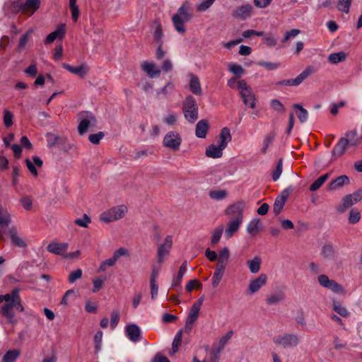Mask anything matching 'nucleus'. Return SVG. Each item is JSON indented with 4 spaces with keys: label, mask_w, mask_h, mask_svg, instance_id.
Instances as JSON below:
<instances>
[{
    "label": "nucleus",
    "mask_w": 362,
    "mask_h": 362,
    "mask_svg": "<svg viewBox=\"0 0 362 362\" xmlns=\"http://www.w3.org/2000/svg\"><path fill=\"white\" fill-rule=\"evenodd\" d=\"M105 278L97 277L93 279V288L92 291L93 293H96L99 291L103 286L104 282L105 281Z\"/></svg>",
    "instance_id": "obj_50"
},
{
    "label": "nucleus",
    "mask_w": 362,
    "mask_h": 362,
    "mask_svg": "<svg viewBox=\"0 0 362 362\" xmlns=\"http://www.w3.org/2000/svg\"><path fill=\"white\" fill-rule=\"evenodd\" d=\"M68 243H58L56 241L51 242L47 247L48 252L64 257V255L68 249Z\"/></svg>",
    "instance_id": "obj_20"
},
{
    "label": "nucleus",
    "mask_w": 362,
    "mask_h": 362,
    "mask_svg": "<svg viewBox=\"0 0 362 362\" xmlns=\"http://www.w3.org/2000/svg\"><path fill=\"white\" fill-rule=\"evenodd\" d=\"M219 138L229 143L232 139L230 129L228 127L223 128L219 134Z\"/></svg>",
    "instance_id": "obj_56"
},
{
    "label": "nucleus",
    "mask_w": 362,
    "mask_h": 362,
    "mask_svg": "<svg viewBox=\"0 0 362 362\" xmlns=\"http://www.w3.org/2000/svg\"><path fill=\"white\" fill-rule=\"evenodd\" d=\"M13 115L8 110H4V124L6 127H10L13 124Z\"/></svg>",
    "instance_id": "obj_53"
},
{
    "label": "nucleus",
    "mask_w": 362,
    "mask_h": 362,
    "mask_svg": "<svg viewBox=\"0 0 362 362\" xmlns=\"http://www.w3.org/2000/svg\"><path fill=\"white\" fill-rule=\"evenodd\" d=\"M361 213L356 208L351 209L349 216V223L351 224H355L361 220Z\"/></svg>",
    "instance_id": "obj_43"
},
{
    "label": "nucleus",
    "mask_w": 362,
    "mask_h": 362,
    "mask_svg": "<svg viewBox=\"0 0 362 362\" xmlns=\"http://www.w3.org/2000/svg\"><path fill=\"white\" fill-rule=\"evenodd\" d=\"M182 143V137L180 134L175 131L168 132L163 137V146L172 150L177 151Z\"/></svg>",
    "instance_id": "obj_13"
},
{
    "label": "nucleus",
    "mask_w": 362,
    "mask_h": 362,
    "mask_svg": "<svg viewBox=\"0 0 362 362\" xmlns=\"http://www.w3.org/2000/svg\"><path fill=\"white\" fill-rule=\"evenodd\" d=\"M253 8L250 4L243 5L234 11L235 16L244 20L250 17L252 14Z\"/></svg>",
    "instance_id": "obj_24"
},
{
    "label": "nucleus",
    "mask_w": 362,
    "mask_h": 362,
    "mask_svg": "<svg viewBox=\"0 0 362 362\" xmlns=\"http://www.w3.org/2000/svg\"><path fill=\"white\" fill-rule=\"evenodd\" d=\"M125 332L127 337L133 342L140 340L141 329L135 324H131L126 327Z\"/></svg>",
    "instance_id": "obj_21"
},
{
    "label": "nucleus",
    "mask_w": 362,
    "mask_h": 362,
    "mask_svg": "<svg viewBox=\"0 0 362 362\" xmlns=\"http://www.w3.org/2000/svg\"><path fill=\"white\" fill-rule=\"evenodd\" d=\"M283 171V161L280 159L276 166V168L272 172V179L274 181H276L280 177Z\"/></svg>",
    "instance_id": "obj_51"
},
{
    "label": "nucleus",
    "mask_w": 362,
    "mask_h": 362,
    "mask_svg": "<svg viewBox=\"0 0 362 362\" xmlns=\"http://www.w3.org/2000/svg\"><path fill=\"white\" fill-rule=\"evenodd\" d=\"M314 74L313 69H305L297 77L284 80L281 82L282 85L296 86L300 84L308 77Z\"/></svg>",
    "instance_id": "obj_17"
},
{
    "label": "nucleus",
    "mask_w": 362,
    "mask_h": 362,
    "mask_svg": "<svg viewBox=\"0 0 362 362\" xmlns=\"http://www.w3.org/2000/svg\"><path fill=\"white\" fill-rule=\"evenodd\" d=\"M127 211L128 209L124 204L115 206L103 212L100 216V220L105 223L115 222L123 218Z\"/></svg>",
    "instance_id": "obj_5"
},
{
    "label": "nucleus",
    "mask_w": 362,
    "mask_h": 362,
    "mask_svg": "<svg viewBox=\"0 0 362 362\" xmlns=\"http://www.w3.org/2000/svg\"><path fill=\"white\" fill-rule=\"evenodd\" d=\"M329 176V173H326L318 177L310 187L312 192L317 190L325 183Z\"/></svg>",
    "instance_id": "obj_42"
},
{
    "label": "nucleus",
    "mask_w": 362,
    "mask_h": 362,
    "mask_svg": "<svg viewBox=\"0 0 362 362\" xmlns=\"http://www.w3.org/2000/svg\"><path fill=\"white\" fill-rule=\"evenodd\" d=\"M20 355V351L17 349L8 351L2 358V362H15Z\"/></svg>",
    "instance_id": "obj_39"
},
{
    "label": "nucleus",
    "mask_w": 362,
    "mask_h": 362,
    "mask_svg": "<svg viewBox=\"0 0 362 362\" xmlns=\"http://www.w3.org/2000/svg\"><path fill=\"white\" fill-rule=\"evenodd\" d=\"M284 299V295L283 293H273L269 296L266 299V303L268 305L277 304Z\"/></svg>",
    "instance_id": "obj_40"
},
{
    "label": "nucleus",
    "mask_w": 362,
    "mask_h": 362,
    "mask_svg": "<svg viewBox=\"0 0 362 362\" xmlns=\"http://www.w3.org/2000/svg\"><path fill=\"white\" fill-rule=\"evenodd\" d=\"M82 270L81 269H76L71 272L69 276V281L70 283L75 282L77 279H79L82 276Z\"/></svg>",
    "instance_id": "obj_61"
},
{
    "label": "nucleus",
    "mask_w": 362,
    "mask_h": 362,
    "mask_svg": "<svg viewBox=\"0 0 362 362\" xmlns=\"http://www.w3.org/2000/svg\"><path fill=\"white\" fill-rule=\"evenodd\" d=\"M233 334L232 330L228 331L226 334L223 335L218 340V341L214 345V347L220 351H222L228 344L230 338Z\"/></svg>",
    "instance_id": "obj_33"
},
{
    "label": "nucleus",
    "mask_w": 362,
    "mask_h": 362,
    "mask_svg": "<svg viewBox=\"0 0 362 362\" xmlns=\"http://www.w3.org/2000/svg\"><path fill=\"white\" fill-rule=\"evenodd\" d=\"M268 277L266 274L262 273L257 276L252 277L247 284V293L252 296L258 293L267 284Z\"/></svg>",
    "instance_id": "obj_11"
},
{
    "label": "nucleus",
    "mask_w": 362,
    "mask_h": 362,
    "mask_svg": "<svg viewBox=\"0 0 362 362\" xmlns=\"http://www.w3.org/2000/svg\"><path fill=\"white\" fill-rule=\"evenodd\" d=\"M362 200V189H359L352 194H346L341 199V203L337 206L339 213H344L349 207Z\"/></svg>",
    "instance_id": "obj_6"
},
{
    "label": "nucleus",
    "mask_w": 362,
    "mask_h": 362,
    "mask_svg": "<svg viewBox=\"0 0 362 362\" xmlns=\"http://www.w3.org/2000/svg\"><path fill=\"white\" fill-rule=\"evenodd\" d=\"M262 227V223L259 218H255L250 221L247 226V232L250 235L257 234Z\"/></svg>",
    "instance_id": "obj_32"
},
{
    "label": "nucleus",
    "mask_w": 362,
    "mask_h": 362,
    "mask_svg": "<svg viewBox=\"0 0 362 362\" xmlns=\"http://www.w3.org/2000/svg\"><path fill=\"white\" fill-rule=\"evenodd\" d=\"M287 194H281V196L278 197L276 199L273 206V211L276 215L279 214L280 212L281 211L285 204Z\"/></svg>",
    "instance_id": "obj_34"
},
{
    "label": "nucleus",
    "mask_w": 362,
    "mask_h": 362,
    "mask_svg": "<svg viewBox=\"0 0 362 362\" xmlns=\"http://www.w3.org/2000/svg\"><path fill=\"white\" fill-rule=\"evenodd\" d=\"M21 204L25 210H30L33 206V200L30 197H24L21 199Z\"/></svg>",
    "instance_id": "obj_63"
},
{
    "label": "nucleus",
    "mask_w": 362,
    "mask_h": 362,
    "mask_svg": "<svg viewBox=\"0 0 362 362\" xmlns=\"http://www.w3.org/2000/svg\"><path fill=\"white\" fill-rule=\"evenodd\" d=\"M230 257V250L227 247L222 248L218 255V262L216 265V270L225 272L226 267L228 264V259Z\"/></svg>",
    "instance_id": "obj_18"
},
{
    "label": "nucleus",
    "mask_w": 362,
    "mask_h": 362,
    "mask_svg": "<svg viewBox=\"0 0 362 362\" xmlns=\"http://www.w3.org/2000/svg\"><path fill=\"white\" fill-rule=\"evenodd\" d=\"M69 8L71 11V17L76 22L78 20L79 16V9L76 4V0H69Z\"/></svg>",
    "instance_id": "obj_47"
},
{
    "label": "nucleus",
    "mask_w": 362,
    "mask_h": 362,
    "mask_svg": "<svg viewBox=\"0 0 362 362\" xmlns=\"http://www.w3.org/2000/svg\"><path fill=\"white\" fill-rule=\"evenodd\" d=\"M300 30L298 29H292L290 31H286L284 34V37L282 39V42H286L291 38L296 37L299 33Z\"/></svg>",
    "instance_id": "obj_59"
},
{
    "label": "nucleus",
    "mask_w": 362,
    "mask_h": 362,
    "mask_svg": "<svg viewBox=\"0 0 362 362\" xmlns=\"http://www.w3.org/2000/svg\"><path fill=\"white\" fill-rule=\"evenodd\" d=\"M65 25H60L54 31L49 33L45 39V44H50L55 40L62 39L65 34Z\"/></svg>",
    "instance_id": "obj_22"
},
{
    "label": "nucleus",
    "mask_w": 362,
    "mask_h": 362,
    "mask_svg": "<svg viewBox=\"0 0 362 362\" xmlns=\"http://www.w3.org/2000/svg\"><path fill=\"white\" fill-rule=\"evenodd\" d=\"M333 309L342 317H348L349 315L348 310L339 303L334 301L333 303Z\"/></svg>",
    "instance_id": "obj_45"
},
{
    "label": "nucleus",
    "mask_w": 362,
    "mask_h": 362,
    "mask_svg": "<svg viewBox=\"0 0 362 362\" xmlns=\"http://www.w3.org/2000/svg\"><path fill=\"white\" fill-rule=\"evenodd\" d=\"M234 76L228 80V85L231 88H237L240 91V96L244 104L251 108L255 107V98L249 86L244 80H239L245 73V69H230Z\"/></svg>",
    "instance_id": "obj_1"
},
{
    "label": "nucleus",
    "mask_w": 362,
    "mask_h": 362,
    "mask_svg": "<svg viewBox=\"0 0 362 362\" xmlns=\"http://www.w3.org/2000/svg\"><path fill=\"white\" fill-rule=\"evenodd\" d=\"M202 286V284L197 279L190 280L186 285V290L188 292H191L194 288L199 289Z\"/></svg>",
    "instance_id": "obj_58"
},
{
    "label": "nucleus",
    "mask_w": 362,
    "mask_h": 362,
    "mask_svg": "<svg viewBox=\"0 0 362 362\" xmlns=\"http://www.w3.org/2000/svg\"><path fill=\"white\" fill-rule=\"evenodd\" d=\"M224 274L225 272L215 269L211 279V284L214 288H216L219 285Z\"/></svg>",
    "instance_id": "obj_44"
},
{
    "label": "nucleus",
    "mask_w": 362,
    "mask_h": 362,
    "mask_svg": "<svg viewBox=\"0 0 362 362\" xmlns=\"http://www.w3.org/2000/svg\"><path fill=\"white\" fill-rule=\"evenodd\" d=\"M334 249L331 245H325L322 249V255L326 259H331L334 256Z\"/></svg>",
    "instance_id": "obj_57"
},
{
    "label": "nucleus",
    "mask_w": 362,
    "mask_h": 362,
    "mask_svg": "<svg viewBox=\"0 0 362 362\" xmlns=\"http://www.w3.org/2000/svg\"><path fill=\"white\" fill-rule=\"evenodd\" d=\"M246 264L251 274H257L261 269L262 259L259 256L256 255L253 258L247 259Z\"/></svg>",
    "instance_id": "obj_26"
},
{
    "label": "nucleus",
    "mask_w": 362,
    "mask_h": 362,
    "mask_svg": "<svg viewBox=\"0 0 362 362\" xmlns=\"http://www.w3.org/2000/svg\"><path fill=\"white\" fill-rule=\"evenodd\" d=\"M350 182L349 178L346 175H340L332 180L329 185V189L332 191L337 190L344 185H347Z\"/></svg>",
    "instance_id": "obj_25"
},
{
    "label": "nucleus",
    "mask_w": 362,
    "mask_h": 362,
    "mask_svg": "<svg viewBox=\"0 0 362 362\" xmlns=\"http://www.w3.org/2000/svg\"><path fill=\"white\" fill-rule=\"evenodd\" d=\"M192 18L188 8L185 5H182L177 10V13L172 17V21L175 30L181 34L186 33L185 23L189 22Z\"/></svg>",
    "instance_id": "obj_4"
},
{
    "label": "nucleus",
    "mask_w": 362,
    "mask_h": 362,
    "mask_svg": "<svg viewBox=\"0 0 362 362\" xmlns=\"http://www.w3.org/2000/svg\"><path fill=\"white\" fill-rule=\"evenodd\" d=\"M319 284L324 288L329 289L334 293H343V287L334 280H331L327 275L321 274L317 278Z\"/></svg>",
    "instance_id": "obj_15"
},
{
    "label": "nucleus",
    "mask_w": 362,
    "mask_h": 362,
    "mask_svg": "<svg viewBox=\"0 0 362 362\" xmlns=\"http://www.w3.org/2000/svg\"><path fill=\"white\" fill-rule=\"evenodd\" d=\"M204 300V297L202 296L195 301L192 305L185 322L186 330L190 332L192 329L194 324L199 317V311L203 305Z\"/></svg>",
    "instance_id": "obj_9"
},
{
    "label": "nucleus",
    "mask_w": 362,
    "mask_h": 362,
    "mask_svg": "<svg viewBox=\"0 0 362 362\" xmlns=\"http://www.w3.org/2000/svg\"><path fill=\"white\" fill-rule=\"evenodd\" d=\"M293 107L297 110L296 115L300 122L303 123L307 121L308 117V111L299 104H294Z\"/></svg>",
    "instance_id": "obj_36"
},
{
    "label": "nucleus",
    "mask_w": 362,
    "mask_h": 362,
    "mask_svg": "<svg viewBox=\"0 0 362 362\" xmlns=\"http://www.w3.org/2000/svg\"><path fill=\"white\" fill-rule=\"evenodd\" d=\"M223 151V149H222V148L214 144H211L206 148L205 154L209 158H218L222 156Z\"/></svg>",
    "instance_id": "obj_30"
},
{
    "label": "nucleus",
    "mask_w": 362,
    "mask_h": 362,
    "mask_svg": "<svg viewBox=\"0 0 362 362\" xmlns=\"http://www.w3.org/2000/svg\"><path fill=\"white\" fill-rule=\"evenodd\" d=\"M127 255V250L123 247L117 250L111 257L101 262L97 272L100 273L105 272L109 267L115 266L121 257Z\"/></svg>",
    "instance_id": "obj_14"
},
{
    "label": "nucleus",
    "mask_w": 362,
    "mask_h": 362,
    "mask_svg": "<svg viewBox=\"0 0 362 362\" xmlns=\"http://www.w3.org/2000/svg\"><path fill=\"white\" fill-rule=\"evenodd\" d=\"M32 32H33V30L31 29L28 30L26 32V33L21 37L19 44H18V48L20 49H23L26 46V45L28 43V37H29L30 35L32 33Z\"/></svg>",
    "instance_id": "obj_62"
},
{
    "label": "nucleus",
    "mask_w": 362,
    "mask_h": 362,
    "mask_svg": "<svg viewBox=\"0 0 362 362\" xmlns=\"http://www.w3.org/2000/svg\"><path fill=\"white\" fill-rule=\"evenodd\" d=\"M177 119V114L175 112L169 113L168 115L163 118V121L168 125H174Z\"/></svg>",
    "instance_id": "obj_54"
},
{
    "label": "nucleus",
    "mask_w": 362,
    "mask_h": 362,
    "mask_svg": "<svg viewBox=\"0 0 362 362\" xmlns=\"http://www.w3.org/2000/svg\"><path fill=\"white\" fill-rule=\"evenodd\" d=\"M187 269V261H185L182 264V265L180 266V267L179 269L177 277L173 280L172 287L176 288V287H178L180 286L182 281V278H183L184 275L185 274Z\"/></svg>",
    "instance_id": "obj_31"
},
{
    "label": "nucleus",
    "mask_w": 362,
    "mask_h": 362,
    "mask_svg": "<svg viewBox=\"0 0 362 362\" xmlns=\"http://www.w3.org/2000/svg\"><path fill=\"white\" fill-rule=\"evenodd\" d=\"M348 145L349 141L345 139V138H341L332 151V156L334 157L341 156L344 153Z\"/></svg>",
    "instance_id": "obj_28"
},
{
    "label": "nucleus",
    "mask_w": 362,
    "mask_h": 362,
    "mask_svg": "<svg viewBox=\"0 0 362 362\" xmlns=\"http://www.w3.org/2000/svg\"><path fill=\"white\" fill-rule=\"evenodd\" d=\"M243 222L240 220H230L225 230V235L227 239L232 238L239 230Z\"/></svg>",
    "instance_id": "obj_23"
},
{
    "label": "nucleus",
    "mask_w": 362,
    "mask_h": 362,
    "mask_svg": "<svg viewBox=\"0 0 362 362\" xmlns=\"http://www.w3.org/2000/svg\"><path fill=\"white\" fill-rule=\"evenodd\" d=\"M215 0H203L202 2L197 4V8L199 11L204 12L209 8Z\"/></svg>",
    "instance_id": "obj_55"
},
{
    "label": "nucleus",
    "mask_w": 362,
    "mask_h": 362,
    "mask_svg": "<svg viewBox=\"0 0 362 362\" xmlns=\"http://www.w3.org/2000/svg\"><path fill=\"white\" fill-rule=\"evenodd\" d=\"M223 226H219L213 230L212 233H211V243L212 245H214L220 241L221 238L223 234Z\"/></svg>",
    "instance_id": "obj_37"
},
{
    "label": "nucleus",
    "mask_w": 362,
    "mask_h": 362,
    "mask_svg": "<svg viewBox=\"0 0 362 362\" xmlns=\"http://www.w3.org/2000/svg\"><path fill=\"white\" fill-rule=\"evenodd\" d=\"M351 0H339L337 8L339 11L348 13L350 10Z\"/></svg>",
    "instance_id": "obj_49"
},
{
    "label": "nucleus",
    "mask_w": 362,
    "mask_h": 362,
    "mask_svg": "<svg viewBox=\"0 0 362 362\" xmlns=\"http://www.w3.org/2000/svg\"><path fill=\"white\" fill-rule=\"evenodd\" d=\"M209 126L207 120L202 119L196 125L195 135L198 138L204 139L206 137L209 131Z\"/></svg>",
    "instance_id": "obj_27"
},
{
    "label": "nucleus",
    "mask_w": 362,
    "mask_h": 362,
    "mask_svg": "<svg viewBox=\"0 0 362 362\" xmlns=\"http://www.w3.org/2000/svg\"><path fill=\"white\" fill-rule=\"evenodd\" d=\"M78 132L80 135L84 134L89 128L96 126L97 120L93 113L82 112L78 115Z\"/></svg>",
    "instance_id": "obj_8"
},
{
    "label": "nucleus",
    "mask_w": 362,
    "mask_h": 362,
    "mask_svg": "<svg viewBox=\"0 0 362 362\" xmlns=\"http://www.w3.org/2000/svg\"><path fill=\"white\" fill-rule=\"evenodd\" d=\"M356 131L352 130L349 131L346 134L345 139L349 141V145L350 146H357L358 145L361 141L360 140V137H356Z\"/></svg>",
    "instance_id": "obj_38"
},
{
    "label": "nucleus",
    "mask_w": 362,
    "mask_h": 362,
    "mask_svg": "<svg viewBox=\"0 0 362 362\" xmlns=\"http://www.w3.org/2000/svg\"><path fill=\"white\" fill-rule=\"evenodd\" d=\"M85 310L89 313H94L97 310V304L95 302L87 300L85 305Z\"/></svg>",
    "instance_id": "obj_64"
},
{
    "label": "nucleus",
    "mask_w": 362,
    "mask_h": 362,
    "mask_svg": "<svg viewBox=\"0 0 362 362\" xmlns=\"http://www.w3.org/2000/svg\"><path fill=\"white\" fill-rule=\"evenodd\" d=\"M227 193L225 190H214L209 192V197L215 200H221L226 198Z\"/></svg>",
    "instance_id": "obj_52"
},
{
    "label": "nucleus",
    "mask_w": 362,
    "mask_h": 362,
    "mask_svg": "<svg viewBox=\"0 0 362 362\" xmlns=\"http://www.w3.org/2000/svg\"><path fill=\"white\" fill-rule=\"evenodd\" d=\"M8 235L11 243L18 247L23 248L27 246L25 240L19 234L16 227H11L8 230Z\"/></svg>",
    "instance_id": "obj_19"
},
{
    "label": "nucleus",
    "mask_w": 362,
    "mask_h": 362,
    "mask_svg": "<svg viewBox=\"0 0 362 362\" xmlns=\"http://www.w3.org/2000/svg\"><path fill=\"white\" fill-rule=\"evenodd\" d=\"M6 6H10V10L12 13H18L21 11L23 13L31 16L40 7V0H26L25 3H22L20 0H15L13 2H6Z\"/></svg>",
    "instance_id": "obj_3"
},
{
    "label": "nucleus",
    "mask_w": 362,
    "mask_h": 362,
    "mask_svg": "<svg viewBox=\"0 0 362 362\" xmlns=\"http://www.w3.org/2000/svg\"><path fill=\"white\" fill-rule=\"evenodd\" d=\"M183 112L188 122L194 123L197 119L198 107L195 99L192 96H187L184 101Z\"/></svg>",
    "instance_id": "obj_7"
},
{
    "label": "nucleus",
    "mask_w": 362,
    "mask_h": 362,
    "mask_svg": "<svg viewBox=\"0 0 362 362\" xmlns=\"http://www.w3.org/2000/svg\"><path fill=\"white\" fill-rule=\"evenodd\" d=\"M189 88L190 90L195 95H200L202 94V90L197 77L191 76Z\"/></svg>",
    "instance_id": "obj_35"
},
{
    "label": "nucleus",
    "mask_w": 362,
    "mask_h": 362,
    "mask_svg": "<svg viewBox=\"0 0 362 362\" xmlns=\"http://www.w3.org/2000/svg\"><path fill=\"white\" fill-rule=\"evenodd\" d=\"M245 208V203L243 201H238L229 205L225 210V214L230 220H240L243 221V211Z\"/></svg>",
    "instance_id": "obj_12"
},
{
    "label": "nucleus",
    "mask_w": 362,
    "mask_h": 362,
    "mask_svg": "<svg viewBox=\"0 0 362 362\" xmlns=\"http://www.w3.org/2000/svg\"><path fill=\"white\" fill-rule=\"evenodd\" d=\"M104 137V133L100 132L97 134H90L88 136L89 141L93 144H98L100 140Z\"/></svg>",
    "instance_id": "obj_60"
},
{
    "label": "nucleus",
    "mask_w": 362,
    "mask_h": 362,
    "mask_svg": "<svg viewBox=\"0 0 362 362\" xmlns=\"http://www.w3.org/2000/svg\"><path fill=\"white\" fill-rule=\"evenodd\" d=\"M5 301L1 310L3 315L10 321L14 317L13 308H16L20 312H23L24 308L21 303V298L19 296V289H13L11 293L0 296V303Z\"/></svg>",
    "instance_id": "obj_2"
},
{
    "label": "nucleus",
    "mask_w": 362,
    "mask_h": 362,
    "mask_svg": "<svg viewBox=\"0 0 362 362\" xmlns=\"http://www.w3.org/2000/svg\"><path fill=\"white\" fill-rule=\"evenodd\" d=\"M346 57V54L344 52H339L331 54L328 57V59L331 63L336 64L339 62L344 61Z\"/></svg>",
    "instance_id": "obj_41"
},
{
    "label": "nucleus",
    "mask_w": 362,
    "mask_h": 362,
    "mask_svg": "<svg viewBox=\"0 0 362 362\" xmlns=\"http://www.w3.org/2000/svg\"><path fill=\"white\" fill-rule=\"evenodd\" d=\"M26 165L30 173L36 177L37 175V170L35 166L41 167L42 165V160L40 157L34 156L33 160L26 159Z\"/></svg>",
    "instance_id": "obj_29"
},
{
    "label": "nucleus",
    "mask_w": 362,
    "mask_h": 362,
    "mask_svg": "<svg viewBox=\"0 0 362 362\" xmlns=\"http://www.w3.org/2000/svg\"><path fill=\"white\" fill-rule=\"evenodd\" d=\"M173 246V237L168 235L163 243L158 247V261L159 263H163L165 258L170 254Z\"/></svg>",
    "instance_id": "obj_16"
},
{
    "label": "nucleus",
    "mask_w": 362,
    "mask_h": 362,
    "mask_svg": "<svg viewBox=\"0 0 362 362\" xmlns=\"http://www.w3.org/2000/svg\"><path fill=\"white\" fill-rule=\"evenodd\" d=\"M182 331L180 330L175 334L173 341L172 351L173 353H176L178 351L179 347L182 342Z\"/></svg>",
    "instance_id": "obj_46"
},
{
    "label": "nucleus",
    "mask_w": 362,
    "mask_h": 362,
    "mask_svg": "<svg viewBox=\"0 0 362 362\" xmlns=\"http://www.w3.org/2000/svg\"><path fill=\"white\" fill-rule=\"evenodd\" d=\"M273 342L279 346L284 348H292L298 345L300 339L294 334H282L273 338Z\"/></svg>",
    "instance_id": "obj_10"
},
{
    "label": "nucleus",
    "mask_w": 362,
    "mask_h": 362,
    "mask_svg": "<svg viewBox=\"0 0 362 362\" xmlns=\"http://www.w3.org/2000/svg\"><path fill=\"white\" fill-rule=\"evenodd\" d=\"M90 222L91 219L87 214H83L82 217L74 221L75 224L82 228H87Z\"/></svg>",
    "instance_id": "obj_48"
}]
</instances>
